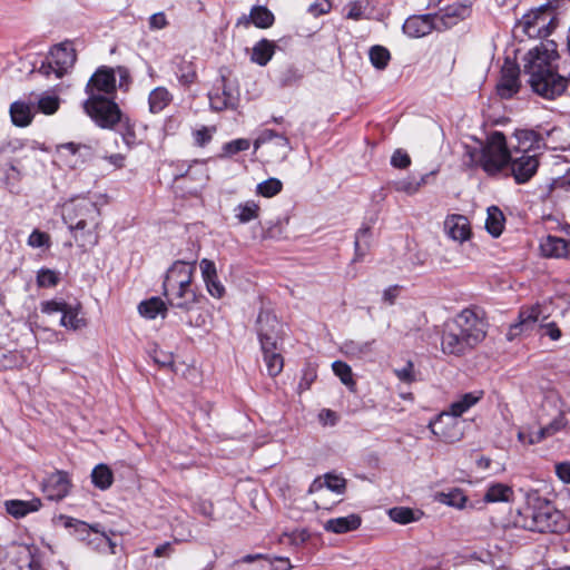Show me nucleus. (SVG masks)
<instances>
[{
	"label": "nucleus",
	"mask_w": 570,
	"mask_h": 570,
	"mask_svg": "<svg viewBox=\"0 0 570 570\" xmlns=\"http://www.w3.org/2000/svg\"><path fill=\"white\" fill-rule=\"evenodd\" d=\"M368 6H370L368 0H357V1L350 2L346 6V9H347L346 18L354 20V21H358L362 19H370L371 12L368 11Z\"/></svg>",
	"instance_id": "46"
},
{
	"label": "nucleus",
	"mask_w": 570,
	"mask_h": 570,
	"mask_svg": "<svg viewBox=\"0 0 570 570\" xmlns=\"http://www.w3.org/2000/svg\"><path fill=\"white\" fill-rule=\"evenodd\" d=\"M345 352L355 356H361L370 352L371 343L350 342L344 345Z\"/></svg>",
	"instance_id": "60"
},
{
	"label": "nucleus",
	"mask_w": 570,
	"mask_h": 570,
	"mask_svg": "<svg viewBox=\"0 0 570 570\" xmlns=\"http://www.w3.org/2000/svg\"><path fill=\"white\" fill-rule=\"evenodd\" d=\"M331 8L332 3L330 0H317L309 4L308 12L314 17H318L330 12Z\"/></svg>",
	"instance_id": "62"
},
{
	"label": "nucleus",
	"mask_w": 570,
	"mask_h": 570,
	"mask_svg": "<svg viewBox=\"0 0 570 570\" xmlns=\"http://www.w3.org/2000/svg\"><path fill=\"white\" fill-rule=\"evenodd\" d=\"M423 513L406 507H395L389 510L390 518L400 524L417 521Z\"/></svg>",
	"instance_id": "41"
},
{
	"label": "nucleus",
	"mask_w": 570,
	"mask_h": 570,
	"mask_svg": "<svg viewBox=\"0 0 570 570\" xmlns=\"http://www.w3.org/2000/svg\"><path fill=\"white\" fill-rule=\"evenodd\" d=\"M275 53V43L262 39L252 49L250 60L259 66H266Z\"/></svg>",
	"instance_id": "36"
},
{
	"label": "nucleus",
	"mask_w": 570,
	"mask_h": 570,
	"mask_svg": "<svg viewBox=\"0 0 570 570\" xmlns=\"http://www.w3.org/2000/svg\"><path fill=\"white\" fill-rule=\"evenodd\" d=\"M556 473L562 482L570 484V463L563 462L557 464Z\"/></svg>",
	"instance_id": "64"
},
{
	"label": "nucleus",
	"mask_w": 570,
	"mask_h": 570,
	"mask_svg": "<svg viewBox=\"0 0 570 570\" xmlns=\"http://www.w3.org/2000/svg\"><path fill=\"white\" fill-rule=\"evenodd\" d=\"M49 235L38 229L33 230L28 237V245L39 248L49 245Z\"/></svg>",
	"instance_id": "58"
},
{
	"label": "nucleus",
	"mask_w": 570,
	"mask_h": 570,
	"mask_svg": "<svg viewBox=\"0 0 570 570\" xmlns=\"http://www.w3.org/2000/svg\"><path fill=\"white\" fill-rule=\"evenodd\" d=\"M515 138L518 140V150L515 151V154L537 153L539 155L540 150L544 147L543 139L540 137L539 134H537L533 130H517Z\"/></svg>",
	"instance_id": "29"
},
{
	"label": "nucleus",
	"mask_w": 570,
	"mask_h": 570,
	"mask_svg": "<svg viewBox=\"0 0 570 570\" xmlns=\"http://www.w3.org/2000/svg\"><path fill=\"white\" fill-rule=\"evenodd\" d=\"M91 480L98 489L107 490L112 484L114 474L106 464H98L91 472Z\"/></svg>",
	"instance_id": "42"
},
{
	"label": "nucleus",
	"mask_w": 570,
	"mask_h": 570,
	"mask_svg": "<svg viewBox=\"0 0 570 570\" xmlns=\"http://www.w3.org/2000/svg\"><path fill=\"white\" fill-rule=\"evenodd\" d=\"M483 396L482 391L470 392L461 395L456 401H453L446 412L460 419L462 414L468 412L474 406Z\"/></svg>",
	"instance_id": "34"
},
{
	"label": "nucleus",
	"mask_w": 570,
	"mask_h": 570,
	"mask_svg": "<svg viewBox=\"0 0 570 570\" xmlns=\"http://www.w3.org/2000/svg\"><path fill=\"white\" fill-rule=\"evenodd\" d=\"M542 406L544 410H547L548 406L553 407L558 412L551 422L541 428V433H543L547 439L562 431L568 425L566 414L570 413V407L566 406L560 395L553 391L544 395Z\"/></svg>",
	"instance_id": "12"
},
{
	"label": "nucleus",
	"mask_w": 570,
	"mask_h": 570,
	"mask_svg": "<svg viewBox=\"0 0 570 570\" xmlns=\"http://www.w3.org/2000/svg\"><path fill=\"white\" fill-rule=\"evenodd\" d=\"M433 14H419L409 17L403 23V31L411 38H422L432 32L433 29H440Z\"/></svg>",
	"instance_id": "19"
},
{
	"label": "nucleus",
	"mask_w": 570,
	"mask_h": 570,
	"mask_svg": "<svg viewBox=\"0 0 570 570\" xmlns=\"http://www.w3.org/2000/svg\"><path fill=\"white\" fill-rule=\"evenodd\" d=\"M86 114L101 128H112L120 121L121 111L112 98L94 96L83 101Z\"/></svg>",
	"instance_id": "8"
},
{
	"label": "nucleus",
	"mask_w": 570,
	"mask_h": 570,
	"mask_svg": "<svg viewBox=\"0 0 570 570\" xmlns=\"http://www.w3.org/2000/svg\"><path fill=\"white\" fill-rule=\"evenodd\" d=\"M32 101L37 106L36 110L45 115L56 114L60 106L59 96L49 91L35 96Z\"/></svg>",
	"instance_id": "37"
},
{
	"label": "nucleus",
	"mask_w": 570,
	"mask_h": 570,
	"mask_svg": "<svg viewBox=\"0 0 570 570\" xmlns=\"http://www.w3.org/2000/svg\"><path fill=\"white\" fill-rule=\"evenodd\" d=\"M115 90V72L111 68L108 67L98 68L86 86V94L88 95V98H91L94 96L110 97V95H112Z\"/></svg>",
	"instance_id": "14"
},
{
	"label": "nucleus",
	"mask_w": 570,
	"mask_h": 570,
	"mask_svg": "<svg viewBox=\"0 0 570 570\" xmlns=\"http://www.w3.org/2000/svg\"><path fill=\"white\" fill-rule=\"evenodd\" d=\"M91 156L89 146L76 142H65L56 146L55 159L62 166L70 169H77L85 165Z\"/></svg>",
	"instance_id": "9"
},
{
	"label": "nucleus",
	"mask_w": 570,
	"mask_h": 570,
	"mask_svg": "<svg viewBox=\"0 0 570 570\" xmlns=\"http://www.w3.org/2000/svg\"><path fill=\"white\" fill-rule=\"evenodd\" d=\"M176 75L180 83L190 85L196 79V68L194 67L191 61L180 59L179 62L177 63Z\"/></svg>",
	"instance_id": "51"
},
{
	"label": "nucleus",
	"mask_w": 570,
	"mask_h": 570,
	"mask_svg": "<svg viewBox=\"0 0 570 570\" xmlns=\"http://www.w3.org/2000/svg\"><path fill=\"white\" fill-rule=\"evenodd\" d=\"M444 232L449 238L458 243L469 240L472 235L469 219L459 214L446 216L444 220Z\"/></svg>",
	"instance_id": "20"
},
{
	"label": "nucleus",
	"mask_w": 570,
	"mask_h": 570,
	"mask_svg": "<svg viewBox=\"0 0 570 570\" xmlns=\"http://www.w3.org/2000/svg\"><path fill=\"white\" fill-rule=\"evenodd\" d=\"M540 250L543 256L552 258H566L570 256V242L548 235L540 242Z\"/></svg>",
	"instance_id": "26"
},
{
	"label": "nucleus",
	"mask_w": 570,
	"mask_h": 570,
	"mask_svg": "<svg viewBox=\"0 0 570 570\" xmlns=\"http://www.w3.org/2000/svg\"><path fill=\"white\" fill-rule=\"evenodd\" d=\"M425 176H422L419 180L412 177L400 179L394 181V188L397 191L405 193L406 195H414L425 184Z\"/></svg>",
	"instance_id": "50"
},
{
	"label": "nucleus",
	"mask_w": 570,
	"mask_h": 570,
	"mask_svg": "<svg viewBox=\"0 0 570 570\" xmlns=\"http://www.w3.org/2000/svg\"><path fill=\"white\" fill-rule=\"evenodd\" d=\"M556 28V14L551 7L541 6L525 13L515 24L514 33L529 38H546Z\"/></svg>",
	"instance_id": "6"
},
{
	"label": "nucleus",
	"mask_w": 570,
	"mask_h": 570,
	"mask_svg": "<svg viewBox=\"0 0 570 570\" xmlns=\"http://www.w3.org/2000/svg\"><path fill=\"white\" fill-rule=\"evenodd\" d=\"M234 212L238 222L246 224L258 217L259 206L254 200H247L237 205Z\"/></svg>",
	"instance_id": "44"
},
{
	"label": "nucleus",
	"mask_w": 570,
	"mask_h": 570,
	"mask_svg": "<svg viewBox=\"0 0 570 570\" xmlns=\"http://www.w3.org/2000/svg\"><path fill=\"white\" fill-rule=\"evenodd\" d=\"M196 271V263H188L184 261L175 262L167 271L164 287H194L193 277Z\"/></svg>",
	"instance_id": "16"
},
{
	"label": "nucleus",
	"mask_w": 570,
	"mask_h": 570,
	"mask_svg": "<svg viewBox=\"0 0 570 570\" xmlns=\"http://www.w3.org/2000/svg\"><path fill=\"white\" fill-rule=\"evenodd\" d=\"M370 61L379 70L387 67L391 55L390 51L383 46H373L368 51Z\"/></svg>",
	"instance_id": "47"
},
{
	"label": "nucleus",
	"mask_w": 570,
	"mask_h": 570,
	"mask_svg": "<svg viewBox=\"0 0 570 570\" xmlns=\"http://www.w3.org/2000/svg\"><path fill=\"white\" fill-rule=\"evenodd\" d=\"M265 146L266 154L274 161H283L292 150L288 139L275 131L264 130L254 141V150Z\"/></svg>",
	"instance_id": "10"
},
{
	"label": "nucleus",
	"mask_w": 570,
	"mask_h": 570,
	"mask_svg": "<svg viewBox=\"0 0 570 570\" xmlns=\"http://www.w3.org/2000/svg\"><path fill=\"white\" fill-rule=\"evenodd\" d=\"M283 184L277 178H268L257 185L256 191L263 197H273L282 190Z\"/></svg>",
	"instance_id": "53"
},
{
	"label": "nucleus",
	"mask_w": 570,
	"mask_h": 570,
	"mask_svg": "<svg viewBox=\"0 0 570 570\" xmlns=\"http://www.w3.org/2000/svg\"><path fill=\"white\" fill-rule=\"evenodd\" d=\"M257 326L267 372L271 376H276L284 366L282 355L276 352L281 324L275 315L262 311L257 317Z\"/></svg>",
	"instance_id": "5"
},
{
	"label": "nucleus",
	"mask_w": 570,
	"mask_h": 570,
	"mask_svg": "<svg viewBox=\"0 0 570 570\" xmlns=\"http://www.w3.org/2000/svg\"><path fill=\"white\" fill-rule=\"evenodd\" d=\"M168 303L176 308L190 311L198 303V295L195 287H164Z\"/></svg>",
	"instance_id": "21"
},
{
	"label": "nucleus",
	"mask_w": 570,
	"mask_h": 570,
	"mask_svg": "<svg viewBox=\"0 0 570 570\" xmlns=\"http://www.w3.org/2000/svg\"><path fill=\"white\" fill-rule=\"evenodd\" d=\"M60 325L72 331L87 326V321L81 316V305L68 304L61 315Z\"/></svg>",
	"instance_id": "33"
},
{
	"label": "nucleus",
	"mask_w": 570,
	"mask_h": 570,
	"mask_svg": "<svg viewBox=\"0 0 570 570\" xmlns=\"http://www.w3.org/2000/svg\"><path fill=\"white\" fill-rule=\"evenodd\" d=\"M59 277L51 269H40L37 275V283L40 287H53L58 284Z\"/></svg>",
	"instance_id": "57"
},
{
	"label": "nucleus",
	"mask_w": 570,
	"mask_h": 570,
	"mask_svg": "<svg viewBox=\"0 0 570 570\" xmlns=\"http://www.w3.org/2000/svg\"><path fill=\"white\" fill-rule=\"evenodd\" d=\"M6 512L14 519H22L30 513L38 512L42 502L39 498L32 497L29 500L11 499L3 502Z\"/></svg>",
	"instance_id": "24"
},
{
	"label": "nucleus",
	"mask_w": 570,
	"mask_h": 570,
	"mask_svg": "<svg viewBox=\"0 0 570 570\" xmlns=\"http://www.w3.org/2000/svg\"><path fill=\"white\" fill-rule=\"evenodd\" d=\"M324 489L334 492L335 494H343L346 491V480L334 472L325 473L322 476H317L309 485L308 493L317 494Z\"/></svg>",
	"instance_id": "22"
},
{
	"label": "nucleus",
	"mask_w": 570,
	"mask_h": 570,
	"mask_svg": "<svg viewBox=\"0 0 570 570\" xmlns=\"http://www.w3.org/2000/svg\"><path fill=\"white\" fill-rule=\"evenodd\" d=\"M220 82L222 86L216 91L209 94L212 108L215 110L234 108L237 101L235 90L227 86L225 78H222Z\"/></svg>",
	"instance_id": "28"
},
{
	"label": "nucleus",
	"mask_w": 570,
	"mask_h": 570,
	"mask_svg": "<svg viewBox=\"0 0 570 570\" xmlns=\"http://www.w3.org/2000/svg\"><path fill=\"white\" fill-rule=\"evenodd\" d=\"M441 502L450 507L462 509L465 507L466 497L460 489L451 490L448 493H441Z\"/></svg>",
	"instance_id": "55"
},
{
	"label": "nucleus",
	"mask_w": 570,
	"mask_h": 570,
	"mask_svg": "<svg viewBox=\"0 0 570 570\" xmlns=\"http://www.w3.org/2000/svg\"><path fill=\"white\" fill-rule=\"evenodd\" d=\"M332 368H333V372L335 373V375L340 377L341 382L344 385H346L348 387H353L355 385V382H354L353 375H352V368L350 365H347L346 363H344L342 361H335L332 364Z\"/></svg>",
	"instance_id": "54"
},
{
	"label": "nucleus",
	"mask_w": 570,
	"mask_h": 570,
	"mask_svg": "<svg viewBox=\"0 0 570 570\" xmlns=\"http://www.w3.org/2000/svg\"><path fill=\"white\" fill-rule=\"evenodd\" d=\"M541 318V308L539 305L522 309L519 313V322L510 327L509 336L518 335L522 332L532 330Z\"/></svg>",
	"instance_id": "30"
},
{
	"label": "nucleus",
	"mask_w": 570,
	"mask_h": 570,
	"mask_svg": "<svg viewBox=\"0 0 570 570\" xmlns=\"http://www.w3.org/2000/svg\"><path fill=\"white\" fill-rule=\"evenodd\" d=\"M361 525V518L357 514L333 518L325 522L324 529L333 533H345L356 530Z\"/></svg>",
	"instance_id": "32"
},
{
	"label": "nucleus",
	"mask_w": 570,
	"mask_h": 570,
	"mask_svg": "<svg viewBox=\"0 0 570 570\" xmlns=\"http://www.w3.org/2000/svg\"><path fill=\"white\" fill-rule=\"evenodd\" d=\"M252 22L261 29L269 28L274 23V14L266 7L257 6L250 10Z\"/></svg>",
	"instance_id": "45"
},
{
	"label": "nucleus",
	"mask_w": 570,
	"mask_h": 570,
	"mask_svg": "<svg viewBox=\"0 0 570 570\" xmlns=\"http://www.w3.org/2000/svg\"><path fill=\"white\" fill-rule=\"evenodd\" d=\"M173 96L165 87H157L150 91L148 97L149 110L153 114L160 112L171 101Z\"/></svg>",
	"instance_id": "39"
},
{
	"label": "nucleus",
	"mask_w": 570,
	"mask_h": 570,
	"mask_svg": "<svg viewBox=\"0 0 570 570\" xmlns=\"http://www.w3.org/2000/svg\"><path fill=\"white\" fill-rule=\"evenodd\" d=\"M520 69L510 60H505L497 83V92L502 99H510L520 90Z\"/></svg>",
	"instance_id": "17"
},
{
	"label": "nucleus",
	"mask_w": 570,
	"mask_h": 570,
	"mask_svg": "<svg viewBox=\"0 0 570 570\" xmlns=\"http://www.w3.org/2000/svg\"><path fill=\"white\" fill-rule=\"evenodd\" d=\"M68 303L60 302V301H45L41 303V312L48 315L55 314V313H63L66 306Z\"/></svg>",
	"instance_id": "59"
},
{
	"label": "nucleus",
	"mask_w": 570,
	"mask_h": 570,
	"mask_svg": "<svg viewBox=\"0 0 570 570\" xmlns=\"http://www.w3.org/2000/svg\"><path fill=\"white\" fill-rule=\"evenodd\" d=\"M185 176L199 183H206L209 179L207 161L194 160L185 171Z\"/></svg>",
	"instance_id": "48"
},
{
	"label": "nucleus",
	"mask_w": 570,
	"mask_h": 570,
	"mask_svg": "<svg viewBox=\"0 0 570 570\" xmlns=\"http://www.w3.org/2000/svg\"><path fill=\"white\" fill-rule=\"evenodd\" d=\"M62 218L78 246L87 248L98 244L101 218L100 209L95 202L86 197L67 202L62 207Z\"/></svg>",
	"instance_id": "4"
},
{
	"label": "nucleus",
	"mask_w": 570,
	"mask_h": 570,
	"mask_svg": "<svg viewBox=\"0 0 570 570\" xmlns=\"http://www.w3.org/2000/svg\"><path fill=\"white\" fill-rule=\"evenodd\" d=\"M524 500L513 520L517 527L538 532H561L568 528L562 512L538 491H527Z\"/></svg>",
	"instance_id": "3"
},
{
	"label": "nucleus",
	"mask_w": 570,
	"mask_h": 570,
	"mask_svg": "<svg viewBox=\"0 0 570 570\" xmlns=\"http://www.w3.org/2000/svg\"><path fill=\"white\" fill-rule=\"evenodd\" d=\"M36 115V107L32 99L29 101L18 100L10 106V117L12 124L17 127H27L31 124Z\"/></svg>",
	"instance_id": "27"
},
{
	"label": "nucleus",
	"mask_w": 570,
	"mask_h": 570,
	"mask_svg": "<svg viewBox=\"0 0 570 570\" xmlns=\"http://www.w3.org/2000/svg\"><path fill=\"white\" fill-rule=\"evenodd\" d=\"M65 525L67 528H75L76 532L79 535H81V539H85L83 534L89 535L90 531H94L95 539L92 541H89V543L96 542V548L98 549L108 546L111 552H115V544L112 543L111 539L107 537L105 533H100L96 528L89 525L88 523L73 518H67Z\"/></svg>",
	"instance_id": "25"
},
{
	"label": "nucleus",
	"mask_w": 570,
	"mask_h": 570,
	"mask_svg": "<svg viewBox=\"0 0 570 570\" xmlns=\"http://www.w3.org/2000/svg\"><path fill=\"white\" fill-rule=\"evenodd\" d=\"M504 226V216L502 212L495 207L491 206L488 208V216L485 220L487 230L494 237L501 235Z\"/></svg>",
	"instance_id": "40"
},
{
	"label": "nucleus",
	"mask_w": 570,
	"mask_h": 570,
	"mask_svg": "<svg viewBox=\"0 0 570 570\" xmlns=\"http://www.w3.org/2000/svg\"><path fill=\"white\" fill-rule=\"evenodd\" d=\"M235 570H268L272 560L263 554H247L234 563Z\"/></svg>",
	"instance_id": "35"
},
{
	"label": "nucleus",
	"mask_w": 570,
	"mask_h": 570,
	"mask_svg": "<svg viewBox=\"0 0 570 570\" xmlns=\"http://www.w3.org/2000/svg\"><path fill=\"white\" fill-rule=\"evenodd\" d=\"M429 426L434 435L446 443L458 442L463 436V422L446 411H443Z\"/></svg>",
	"instance_id": "11"
},
{
	"label": "nucleus",
	"mask_w": 570,
	"mask_h": 570,
	"mask_svg": "<svg viewBox=\"0 0 570 570\" xmlns=\"http://www.w3.org/2000/svg\"><path fill=\"white\" fill-rule=\"evenodd\" d=\"M215 132L214 127H203L194 132L195 141L198 146L208 144Z\"/></svg>",
	"instance_id": "63"
},
{
	"label": "nucleus",
	"mask_w": 570,
	"mask_h": 570,
	"mask_svg": "<svg viewBox=\"0 0 570 570\" xmlns=\"http://www.w3.org/2000/svg\"><path fill=\"white\" fill-rule=\"evenodd\" d=\"M469 8L464 4H453L433 14L435 22L444 29L451 28L468 14Z\"/></svg>",
	"instance_id": "31"
},
{
	"label": "nucleus",
	"mask_w": 570,
	"mask_h": 570,
	"mask_svg": "<svg viewBox=\"0 0 570 570\" xmlns=\"http://www.w3.org/2000/svg\"><path fill=\"white\" fill-rule=\"evenodd\" d=\"M483 146L481 148L463 145L462 164L469 168H482Z\"/></svg>",
	"instance_id": "49"
},
{
	"label": "nucleus",
	"mask_w": 570,
	"mask_h": 570,
	"mask_svg": "<svg viewBox=\"0 0 570 570\" xmlns=\"http://www.w3.org/2000/svg\"><path fill=\"white\" fill-rule=\"evenodd\" d=\"M488 323L483 314L474 308H464L444 324L442 351L445 354L463 355L487 336Z\"/></svg>",
	"instance_id": "2"
},
{
	"label": "nucleus",
	"mask_w": 570,
	"mask_h": 570,
	"mask_svg": "<svg viewBox=\"0 0 570 570\" xmlns=\"http://www.w3.org/2000/svg\"><path fill=\"white\" fill-rule=\"evenodd\" d=\"M75 60L76 56L71 48L57 46L50 52L48 62L41 65L39 72L45 76H50L53 72L56 78H61L73 66Z\"/></svg>",
	"instance_id": "13"
},
{
	"label": "nucleus",
	"mask_w": 570,
	"mask_h": 570,
	"mask_svg": "<svg viewBox=\"0 0 570 570\" xmlns=\"http://www.w3.org/2000/svg\"><path fill=\"white\" fill-rule=\"evenodd\" d=\"M71 489V481L63 471L49 474L42 482V492L49 500H62Z\"/></svg>",
	"instance_id": "18"
},
{
	"label": "nucleus",
	"mask_w": 570,
	"mask_h": 570,
	"mask_svg": "<svg viewBox=\"0 0 570 570\" xmlns=\"http://www.w3.org/2000/svg\"><path fill=\"white\" fill-rule=\"evenodd\" d=\"M250 147V140L247 138H238L223 145L219 157H232L240 151H245Z\"/></svg>",
	"instance_id": "52"
},
{
	"label": "nucleus",
	"mask_w": 570,
	"mask_h": 570,
	"mask_svg": "<svg viewBox=\"0 0 570 570\" xmlns=\"http://www.w3.org/2000/svg\"><path fill=\"white\" fill-rule=\"evenodd\" d=\"M557 43L553 40L541 41L524 57V71L533 91L546 99H554L567 88V79L557 72Z\"/></svg>",
	"instance_id": "1"
},
{
	"label": "nucleus",
	"mask_w": 570,
	"mask_h": 570,
	"mask_svg": "<svg viewBox=\"0 0 570 570\" xmlns=\"http://www.w3.org/2000/svg\"><path fill=\"white\" fill-rule=\"evenodd\" d=\"M511 153L502 132H492L483 145L482 169L488 175L499 174L509 164Z\"/></svg>",
	"instance_id": "7"
},
{
	"label": "nucleus",
	"mask_w": 570,
	"mask_h": 570,
	"mask_svg": "<svg viewBox=\"0 0 570 570\" xmlns=\"http://www.w3.org/2000/svg\"><path fill=\"white\" fill-rule=\"evenodd\" d=\"M199 268L207 292L215 298H222L225 294V286L218 278L214 262L204 258L199 263Z\"/></svg>",
	"instance_id": "23"
},
{
	"label": "nucleus",
	"mask_w": 570,
	"mask_h": 570,
	"mask_svg": "<svg viewBox=\"0 0 570 570\" xmlns=\"http://www.w3.org/2000/svg\"><path fill=\"white\" fill-rule=\"evenodd\" d=\"M513 490L503 483H493L489 485L484 494V501L489 503L509 502L513 499Z\"/></svg>",
	"instance_id": "38"
},
{
	"label": "nucleus",
	"mask_w": 570,
	"mask_h": 570,
	"mask_svg": "<svg viewBox=\"0 0 570 570\" xmlns=\"http://www.w3.org/2000/svg\"><path fill=\"white\" fill-rule=\"evenodd\" d=\"M391 164L395 168L404 169L410 166L411 158L405 151L396 149L391 157Z\"/></svg>",
	"instance_id": "61"
},
{
	"label": "nucleus",
	"mask_w": 570,
	"mask_h": 570,
	"mask_svg": "<svg viewBox=\"0 0 570 570\" xmlns=\"http://www.w3.org/2000/svg\"><path fill=\"white\" fill-rule=\"evenodd\" d=\"M546 436L541 433V428L538 431H524L520 430L518 432V440L524 445H532L540 443L544 440Z\"/></svg>",
	"instance_id": "56"
},
{
	"label": "nucleus",
	"mask_w": 570,
	"mask_h": 570,
	"mask_svg": "<svg viewBox=\"0 0 570 570\" xmlns=\"http://www.w3.org/2000/svg\"><path fill=\"white\" fill-rule=\"evenodd\" d=\"M138 311L141 316L154 320L158 315H164L166 306L160 298L153 297L148 301L141 302L138 306Z\"/></svg>",
	"instance_id": "43"
},
{
	"label": "nucleus",
	"mask_w": 570,
	"mask_h": 570,
	"mask_svg": "<svg viewBox=\"0 0 570 570\" xmlns=\"http://www.w3.org/2000/svg\"><path fill=\"white\" fill-rule=\"evenodd\" d=\"M514 156L511 155L509 164L511 173L517 183L523 184L528 181L538 170L539 155L537 153H519Z\"/></svg>",
	"instance_id": "15"
}]
</instances>
